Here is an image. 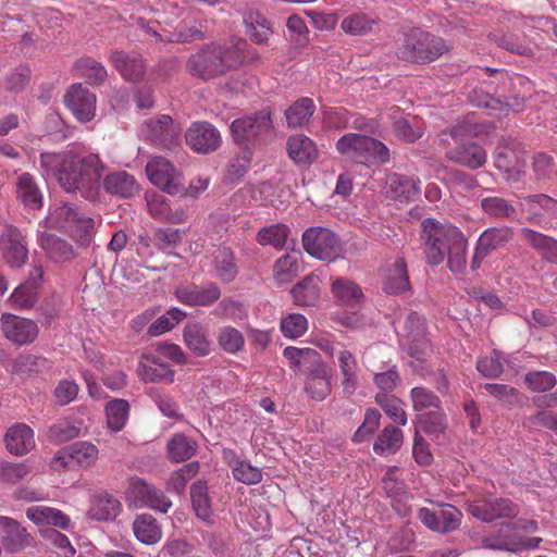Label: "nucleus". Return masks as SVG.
I'll use <instances>...</instances> for the list:
<instances>
[{"label": "nucleus", "mask_w": 557, "mask_h": 557, "mask_svg": "<svg viewBox=\"0 0 557 557\" xmlns=\"http://www.w3.org/2000/svg\"><path fill=\"white\" fill-rule=\"evenodd\" d=\"M0 322L4 337L17 346L32 344L39 333V326L35 321L12 313H3Z\"/></svg>", "instance_id": "nucleus-16"}, {"label": "nucleus", "mask_w": 557, "mask_h": 557, "mask_svg": "<svg viewBox=\"0 0 557 557\" xmlns=\"http://www.w3.org/2000/svg\"><path fill=\"white\" fill-rule=\"evenodd\" d=\"M281 332L287 338H298L308 330V320L300 313H289L281 320Z\"/></svg>", "instance_id": "nucleus-62"}, {"label": "nucleus", "mask_w": 557, "mask_h": 557, "mask_svg": "<svg viewBox=\"0 0 557 557\" xmlns=\"http://www.w3.org/2000/svg\"><path fill=\"white\" fill-rule=\"evenodd\" d=\"M287 152L297 164H310L317 158L314 143L305 135H295L287 141Z\"/></svg>", "instance_id": "nucleus-37"}, {"label": "nucleus", "mask_w": 557, "mask_h": 557, "mask_svg": "<svg viewBox=\"0 0 557 557\" xmlns=\"http://www.w3.org/2000/svg\"><path fill=\"white\" fill-rule=\"evenodd\" d=\"M302 246L312 257L333 261L341 253L336 235L325 227H310L302 234Z\"/></svg>", "instance_id": "nucleus-10"}, {"label": "nucleus", "mask_w": 557, "mask_h": 557, "mask_svg": "<svg viewBox=\"0 0 557 557\" xmlns=\"http://www.w3.org/2000/svg\"><path fill=\"white\" fill-rule=\"evenodd\" d=\"M176 299L188 307H210L214 305L222 295L221 288L213 282L201 284L187 283L176 287Z\"/></svg>", "instance_id": "nucleus-15"}, {"label": "nucleus", "mask_w": 557, "mask_h": 557, "mask_svg": "<svg viewBox=\"0 0 557 557\" xmlns=\"http://www.w3.org/2000/svg\"><path fill=\"white\" fill-rule=\"evenodd\" d=\"M494 163L508 182H518L524 173V162L508 147H498L496 149Z\"/></svg>", "instance_id": "nucleus-31"}, {"label": "nucleus", "mask_w": 557, "mask_h": 557, "mask_svg": "<svg viewBox=\"0 0 557 557\" xmlns=\"http://www.w3.org/2000/svg\"><path fill=\"white\" fill-rule=\"evenodd\" d=\"M290 230L285 224H272L262 227L256 236V240L261 246H272L276 250H282L287 243Z\"/></svg>", "instance_id": "nucleus-49"}, {"label": "nucleus", "mask_w": 557, "mask_h": 557, "mask_svg": "<svg viewBox=\"0 0 557 557\" xmlns=\"http://www.w3.org/2000/svg\"><path fill=\"white\" fill-rule=\"evenodd\" d=\"M420 181L398 173L386 176L384 193L387 198L405 202L414 200L420 194Z\"/></svg>", "instance_id": "nucleus-24"}, {"label": "nucleus", "mask_w": 557, "mask_h": 557, "mask_svg": "<svg viewBox=\"0 0 557 557\" xmlns=\"http://www.w3.org/2000/svg\"><path fill=\"white\" fill-rule=\"evenodd\" d=\"M375 20L363 13H355L342 21V29L349 35L358 36L372 30Z\"/></svg>", "instance_id": "nucleus-59"}, {"label": "nucleus", "mask_w": 557, "mask_h": 557, "mask_svg": "<svg viewBox=\"0 0 557 557\" xmlns=\"http://www.w3.org/2000/svg\"><path fill=\"white\" fill-rule=\"evenodd\" d=\"M183 339L187 348L198 357H206L212 350L208 330L200 322H188L183 329Z\"/></svg>", "instance_id": "nucleus-28"}, {"label": "nucleus", "mask_w": 557, "mask_h": 557, "mask_svg": "<svg viewBox=\"0 0 557 557\" xmlns=\"http://www.w3.org/2000/svg\"><path fill=\"white\" fill-rule=\"evenodd\" d=\"M447 50L448 46L441 37L414 27L405 34L404 44L397 54L406 61L425 63L434 61Z\"/></svg>", "instance_id": "nucleus-6"}, {"label": "nucleus", "mask_w": 557, "mask_h": 557, "mask_svg": "<svg viewBox=\"0 0 557 557\" xmlns=\"http://www.w3.org/2000/svg\"><path fill=\"white\" fill-rule=\"evenodd\" d=\"M481 208L485 214L496 219H507L516 213L515 207L508 200L497 196L483 198Z\"/></svg>", "instance_id": "nucleus-56"}, {"label": "nucleus", "mask_w": 557, "mask_h": 557, "mask_svg": "<svg viewBox=\"0 0 557 557\" xmlns=\"http://www.w3.org/2000/svg\"><path fill=\"white\" fill-rule=\"evenodd\" d=\"M283 356L288 360L289 368L299 370L306 363H313L315 360L321 359L318 351L312 348H298L288 346L283 350Z\"/></svg>", "instance_id": "nucleus-58"}, {"label": "nucleus", "mask_w": 557, "mask_h": 557, "mask_svg": "<svg viewBox=\"0 0 557 557\" xmlns=\"http://www.w3.org/2000/svg\"><path fill=\"white\" fill-rule=\"evenodd\" d=\"M133 531L136 539L146 545L156 544L162 537L161 527L158 524L157 520L148 513L137 516L133 523Z\"/></svg>", "instance_id": "nucleus-40"}, {"label": "nucleus", "mask_w": 557, "mask_h": 557, "mask_svg": "<svg viewBox=\"0 0 557 557\" xmlns=\"http://www.w3.org/2000/svg\"><path fill=\"white\" fill-rule=\"evenodd\" d=\"M4 444L10 454L24 456L35 447L34 431L25 423L13 424L4 434Z\"/></svg>", "instance_id": "nucleus-25"}, {"label": "nucleus", "mask_w": 557, "mask_h": 557, "mask_svg": "<svg viewBox=\"0 0 557 557\" xmlns=\"http://www.w3.org/2000/svg\"><path fill=\"white\" fill-rule=\"evenodd\" d=\"M181 127L168 114L146 120L138 129V136L146 143L161 148L175 149L180 145Z\"/></svg>", "instance_id": "nucleus-8"}, {"label": "nucleus", "mask_w": 557, "mask_h": 557, "mask_svg": "<svg viewBox=\"0 0 557 557\" xmlns=\"http://www.w3.org/2000/svg\"><path fill=\"white\" fill-rule=\"evenodd\" d=\"M190 498L196 515L208 520L211 516V505L208 496V487L205 482H196L190 487Z\"/></svg>", "instance_id": "nucleus-55"}, {"label": "nucleus", "mask_w": 557, "mask_h": 557, "mask_svg": "<svg viewBox=\"0 0 557 557\" xmlns=\"http://www.w3.org/2000/svg\"><path fill=\"white\" fill-rule=\"evenodd\" d=\"M468 510L473 517L484 522L505 518L511 519L519 513L518 505L510 499L493 496L468 503Z\"/></svg>", "instance_id": "nucleus-13"}, {"label": "nucleus", "mask_w": 557, "mask_h": 557, "mask_svg": "<svg viewBox=\"0 0 557 557\" xmlns=\"http://www.w3.org/2000/svg\"><path fill=\"white\" fill-rule=\"evenodd\" d=\"M149 181L170 195L183 190V178L174 164L163 157L151 158L146 165Z\"/></svg>", "instance_id": "nucleus-11"}, {"label": "nucleus", "mask_w": 557, "mask_h": 557, "mask_svg": "<svg viewBox=\"0 0 557 557\" xmlns=\"http://www.w3.org/2000/svg\"><path fill=\"white\" fill-rule=\"evenodd\" d=\"M410 398L413 409L420 413L441 408L440 398L432 391L423 386L413 387L410 392Z\"/></svg>", "instance_id": "nucleus-53"}, {"label": "nucleus", "mask_w": 557, "mask_h": 557, "mask_svg": "<svg viewBox=\"0 0 557 557\" xmlns=\"http://www.w3.org/2000/svg\"><path fill=\"white\" fill-rule=\"evenodd\" d=\"M403 444V431L395 425H387L373 444V450L377 455H393Z\"/></svg>", "instance_id": "nucleus-47"}, {"label": "nucleus", "mask_w": 557, "mask_h": 557, "mask_svg": "<svg viewBox=\"0 0 557 557\" xmlns=\"http://www.w3.org/2000/svg\"><path fill=\"white\" fill-rule=\"evenodd\" d=\"M197 443L184 433L174 434L166 444L169 459L173 462H184L197 451Z\"/></svg>", "instance_id": "nucleus-42"}, {"label": "nucleus", "mask_w": 557, "mask_h": 557, "mask_svg": "<svg viewBox=\"0 0 557 557\" xmlns=\"http://www.w3.org/2000/svg\"><path fill=\"white\" fill-rule=\"evenodd\" d=\"M513 232L508 226L486 228L478 238V243L488 252L504 247L512 239Z\"/></svg>", "instance_id": "nucleus-51"}, {"label": "nucleus", "mask_w": 557, "mask_h": 557, "mask_svg": "<svg viewBox=\"0 0 557 557\" xmlns=\"http://www.w3.org/2000/svg\"><path fill=\"white\" fill-rule=\"evenodd\" d=\"M543 542L542 537H528L515 530V525L504 523L495 532L482 540V546L487 549L520 553L535 549Z\"/></svg>", "instance_id": "nucleus-9"}, {"label": "nucleus", "mask_w": 557, "mask_h": 557, "mask_svg": "<svg viewBox=\"0 0 557 557\" xmlns=\"http://www.w3.org/2000/svg\"><path fill=\"white\" fill-rule=\"evenodd\" d=\"M383 289L389 295H398L410 289L407 263L404 258H396L386 269Z\"/></svg>", "instance_id": "nucleus-29"}, {"label": "nucleus", "mask_w": 557, "mask_h": 557, "mask_svg": "<svg viewBox=\"0 0 557 557\" xmlns=\"http://www.w3.org/2000/svg\"><path fill=\"white\" fill-rule=\"evenodd\" d=\"M17 199L28 210H38L42 207V194L35 177L29 173H22L16 181Z\"/></svg>", "instance_id": "nucleus-34"}, {"label": "nucleus", "mask_w": 557, "mask_h": 557, "mask_svg": "<svg viewBox=\"0 0 557 557\" xmlns=\"http://www.w3.org/2000/svg\"><path fill=\"white\" fill-rule=\"evenodd\" d=\"M45 224L49 228L67 233L83 246L90 244L95 232V221L71 203L50 208Z\"/></svg>", "instance_id": "nucleus-3"}, {"label": "nucleus", "mask_w": 557, "mask_h": 557, "mask_svg": "<svg viewBox=\"0 0 557 557\" xmlns=\"http://www.w3.org/2000/svg\"><path fill=\"white\" fill-rule=\"evenodd\" d=\"M26 517L38 525L50 524L61 529H67L70 524V518L61 510L44 505L27 508Z\"/></svg>", "instance_id": "nucleus-38"}, {"label": "nucleus", "mask_w": 557, "mask_h": 557, "mask_svg": "<svg viewBox=\"0 0 557 557\" xmlns=\"http://www.w3.org/2000/svg\"><path fill=\"white\" fill-rule=\"evenodd\" d=\"M40 170L46 178H55L67 193L94 199L100 189L106 165L98 153L89 151L42 152Z\"/></svg>", "instance_id": "nucleus-1"}, {"label": "nucleus", "mask_w": 557, "mask_h": 557, "mask_svg": "<svg viewBox=\"0 0 557 557\" xmlns=\"http://www.w3.org/2000/svg\"><path fill=\"white\" fill-rule=\"evenodd\" d=\"M218 343L220 347L228 354H236L243 350L245 346L243 334L233 326H223L220 329Z\"/></svg>", "instance_id": "nucleus-60"}, {"label": "nucleus", "mask_w": 557, "mask_h": 557, "mask_svg": "<svg viewBox=\"0 0 557 557\" xmlns=\"http://www.w3.org/2000/svg\"><path fill=\"white\" fill-rule=\"evenodd\" d=\"M232 473L236 481L247 485H255L262 481V471L247 460H237Z\"/></svg>", "instance_id": "nucleus-64"}, {"label": "nucleus", "mask_w": 557, "mask_h": 557, "mask_svg": "<svg viewBox=\"0 0 557 557\" xmlns=\"http://www.w3.org/2000/svg\"><path fill=\"white\" fill-rule=\"evenodd\" d=\"M79 75L85 77L89 84L98 85L107 77V70L98 61L91 58H84L76 62Z\"/></svg>", "instance_id": "nucleus-61"}, {"label": "nucleus", "mask_w": 557, "mask_h": 557, "mask_svg": "<svg viewBox=\"0 0 557 557\" xmlns=\"http://www.w3.org/2000/svg\"><path fill=\"white\" fill-rule=\"evenodd\" d=\"M48 360L36 355H21L13 361V374L27 379L48 369Z\"/></svg>", "instance_id": "nucleus-46"}, {"label": "nucleus", "mask_w": 557, "mask_h": 557, "mask_svg": "<svg viewBox=\"0 0 557 557\" xmlns=\"http://www.w3.org/2000/svg\"><path fill=\"white\" fill-rule=\"evenodd\" d=\"M337 151L361 164H384L389 161V149L370 136L348 133L336 143Z\"/></svg>", "instance_id": "nucleus-5"}, {"label": "nucleus", "mask_w": 557, "mask_h": 557, "mask_svg": "<svg viewBox=\"0 0 557 557\" xmlns=\"http://www.w3.org/2000/svg\"><path fill=\"white\" fill-rule=\"evenodd\" d=\"M186 318V312L180 308L173 307L164 314L159 317L149 327L150 336H159L171 331L176 324Z\"/></svg>", "instance_id": "nucleus-54"}, {"label": "nucleus", "mask_w": 557, "mask_h": 557, "mask_svg": "<svg viewBox=\"0 0 557 557\" xmlns=\"http://www.w3.org/2000/svg\"><path fill=\"white\" fill-rule=\"evenodd\" d=\"M244 24L246 35L258 45L267 42L273 33L270 21L255 8H247L245 10Z\"/></svg>", "instance_id": "nucleus-30"}, {"label": "nucleus", "mask_w": 557, "mask_h": 557, "mask_svg": "<svg viewBox=\"0 0 557 557\" xmlns=\"http://www.w3.org/2000/svg\"><path fill=\"white\" fill-rule=\"evenodd\" d=\"M331 293L336 302L343 306L355 307L363 299L361 287L354 281L345 277L332 280Z\"/></svg>", "instance_id": "nucleus-36"}, {"label": "nucleus", "mask_w": 557, "mask_h": 557, "mask_svg": "<svg viewBox=\"0 0 557 557\" xmlns=\"http://www.w3.org/2000/svg\"><path fill=\"white\" fill-rule=\"evenodd\" d=\"M129 405L125 399H113L106 406L107 423L111 431H121L128 419Z\"/></svg>", "instance_id": "nucleus-52"}, {"label": "nucleus", "mask_w": 557, "mask_h": 557, "mask_svg": "<svg viewBox=\"0 0 557 557\" xmlns=\"http://www.w3.org/2000/svg\"><path fill=\"white\" fill-rule=\"evenodd\" d=\"M468 240L463 233L449 246L446 251L447 268L454 274H462L467 267Z\"/></svg>", "instance_id": "nucleus-50"}, {"label": "nucleus", "mask_w": 557, "mask_h": 557, "mask_svg": "<svg viewBox=\"0 0 557 557\" xmlns=\"http://www.w3.org/2000/svg\"><path fill=\"white\" fill-rule=\"evenodd\" d=\"M138 376L146 383L172 384L175 371L157 355H143L137 368Z\"/></svg>", "instance_id": "nucleus-23"}, {"label": "nucleus", "mask_w": 557, "mask_h": 557, "mask_svg": "<svg viewBox=\"0 0 557 557\" xmlns=\"http://www.w3.org/2000/svg\"><path fill=\"white\" fill-rule=\"evenodd\" d=\"M341 386L345 395H352L359 386V366L356 356L346 347L337 351Z\"/></svg>", "instance_id": "nucleus-26"}, {"label": "nucleus", "mask_w": 557, "mask_h": 557, "mask_svg": "<svg viewBox=\"0 0 557 557\" xmlns=\"http://www.w3.org/2000/svg\"><path fill=\"white\" fill-rule=\"evenodd\" d=\"M375 401L392 420L400 425H406L407 414L403 408V403L398 398L388 397L386 394H377Z\"/></svg>", "instance_id": "nucleus-63"}, {"label": "nucleus", "mask_w": 557, "mask_h": 557, "mask_svg": "<svg viewBox=\"0 0 557 557\" xmlns=\"http://www.w3.org/2000/svg\"><path fill=\"white\" fill-rule=\"evenodd\" d=\"M332 372L321 359L315 360L308 369L305 391L314 400L325 399L332 391Z\"/></svg>", "instance_id": "nucleus-22"}, {"label": "nucleus", "mask_w": 557, "mask_h": 557, "mask_svg": "<svg viewBox=\"0 0 557 557\" xmlns=\"http://www.w3.org/2000/svg\"><path fill=\"white\" fill-rule=\"evenodd\" d=\"M44 280V269L34 262L28 275L9 297L10 306L16 310H29L39 299V290Z\"/></svg>", "instance_id": "nucleus-14"}, {"label": "nucleus", "mask_w": 557, "mask_h": 557, "mask_svg": "<svg viewBox=\"0 0 557 557\" xmlns=\"http://www.w3.org/2000/svg\"><path fill=\"white\" fill-rule=\"evenodd\" d=\"M293 300L298 306H312L320 297V280L315 275H307L290 290Z\"/></svg>", "instance_id": "nucleus-43"}, {"label": "nucleus", "mask_w": 557, "mask_h": 557, "mask_svg": "<svg viewBox=\"0 0 557 557\" xmlns=\"http://www.w3.org/2000/svg\"><path fill=\"white\" fill-rule=\"evenodd\" d=\"M220 45H205L198 52L187 61V69L191 75L210 79L222 75V63L220 60Z\"/></svg>", "instance_id": "nucleus-17"}, {"label": "nucleus", "mask_w": 557, "mask_h": 557, "mask_svg": "<svg viewBox=\"0 0 557 557\" xmlns=\"http://www.w3.org/2000/svg\"><path fill=\"white\" fill-rule=\"evenodd\" d=\"M37 242L48 258L54 262H65L75 257L73 247L66 240L55 235L38 232Z\"/></svg>", "instance_id": "nucleus-33"}, {"label": "nucleus", "mask_w": 557, "mask_h": 557, "mask_svg": "<svg viewBox=\"0 0 557 557\" xmlns=\"http://www.w3.org/2000/svg\"><path fill=\"white\" fill-rule=\"evenodd\" d=\"M1 248L4 261L12 269L21 268L28 258L24 237L18 228L7 225L1 236Z\"/></svg>", "instance_id": "nucleus-20"}, {"label": "nucleus", "mask_w": 557, "mask_h": 557, "mask_svg": "<svg viewBox=\"0 0 557 557\" xmlns=\"http://www.w3.org/2000/svg\"><path fill=\"white\" fill-rule=\"evenodd\" d=\"M138 27L150 40L154 42H188L203 38V33L198 28H191L189 33L178 32L169 34L164 29H156L149 22H146L143 18L138 20Z\"/></svg>", "instance_id": "nucleus-35"}, {"label": "nucleus", "mask_w": 557, "mask_h": 557, "mask_svg": "<svg viewBox=\"0 0 557 557\" xmlns=\"http://www.w3.org/2000/svg\"><path fill=\"white\" fill-rule=\"evenodd\" d=\"M111 60L121 75L131 82H137L144 76L146 66L144 60L138 53H126L124 51H114Z\"/></svg>", "instance_id": "nucleus-32"}, {"label": "nucleus", "mask_w": 557, "mask_h": 557, "mask_svg": "<svg viewBox=\"0 0 557 557\" xmlns=\"http://www.w3.org/2000/svg\"><path fill=\"white\" fill-rule=\"evenodd\" d=\"M103 186L108 193L125 198L134 196L139 190L134 176L124 171L107 175Z\"/></svg>", "instance_id": "nucleus-39"}, {"label": "nucleus", "mask_w": 557, "mask_h": 557, "mask_svg": "<svg viewBox=\"0 0 557 557\" xmlns=\"http://www.w3.org/2000/svg\"><path fill=\"white\" fill-rule=\"evenodd\" d=\"M99 457V450L96 445L89 442H76L67 447L60 449L51 460V468L61 471L71 468L74 463L88 468L92 466Z\"/></svg>", "instance_id": "nucleus-12"}, {"label": "nucleus", "mask_w": 557, "mask_h": 557, "mask_svg": "<svg viewBox=\"0 0 557 557\" xmlns=\"http://www.w3.org/2000/svg\"><path fill=\"white\" fill-rule=\"evenodd\" d=\"M215 276L223 283H231L238 273L234 252L230 248H220L214 257Z\"/></svg>", "instance_id": "nucleus-48"}, {"label": "nucleus", "mask_w": 557, "mask_h": 557, "mask_svg": "<svg viewBox=\"0 0 557 557\" xmlns=\"http://www.w3.org/2000/svg\"><path fill=\"white\" fill-rule=\"evenodd\" d=\"M314 111L315 104L311 98H300L285 111V117L288 126L301 127L307 125Z\"/></svg>", "instance_id": "nucleus-45"}, {"label": "nucleus", "mask_w": 557, "mask_h": 557, "mask_svg": "<svg viewBox=\"0 0 557 557\" xmlns=\"http://www.w3.org/2000/svg\"><path fill=\"white\" fill-rule=\"evenodd\" d=\"M121 510L120 500L109 494H100L94 500L88 510V517L97 521H109L115 519Z\"/></svg>", "instance_id": "nucleus-44"}, {"label": "nucleus", "mask_w": 557, "mask_h": 557, "mask_svg": "<svg viewBox=\"0 0 557 557\" xmlns=\"http://www.w3.org/2000/svg\"><path fill=\"white\" fill-rule=\"evenodd\" d=\"M199 463L193 461L174 471L168 480V488L177 494L185 491L187 483L198 473Z\"/></svg>", "instance_id": "nucleus-57"}, {"label": "nucleus", "mask_w": 557, "mask_h": 557, "mask_svg": "<svg viewBox=\"0 0 557 557\" xmlns=\"http://www.w3.org/2000/svg\"><path fill=\"white\" fill-rule=\"evenodd\" d=\"M462 234V232L447 222H441L435 219H424L421 222V240L426 262L432 265H438L445 260L446 251L451 244Z\"/></svg>", "instance_id": "nucleus-4"}, {"label": "nucleus", "mask_w": 557, "mask_h": 557, "mask_svg": "<svg viewBox=\"0 0 557 557\" xmlns=\"http://www.w3.org/2000/svg\"><path fill=\"white\" fill-rule=\"evenodd\" d=\"M2 545L7 552L16 553L30 545V535L17 521L9 517H0Z\"/></svg>", "instance_id": "nucleus-27"}, {"label": "nucleus", "mask_w": 557, "mask_h": 557, "mask_svg": "<svg viewBox=\"0 0 557 557\" xmlns=\"http://www.w3.org/2000/svg\"><path fill=\"white\" fill-rule=\"evenodd\" d=\"M65 106L81 122H89L96 114V96L82 84L71 86L64 97Z\"/></svg>", "instance_id": "nucleus-19"}, {"label": "nucleus", "mask_w": 557, "mask_h": 557, "mask_svg": "<svg viewBox=\"0 0 557 557\" xmlns=\"http://www.w3.org/2000/svg\"><path fill=\"white\" fill-rule=\"evenodd\" d=\"M301 270V252L292 251L278 258L273 267V275L278 284L292 281Z\"/></svg>", "instance_id": "nucleus-41"}, {"label": "nucleus", "mask_w": 557, "mask_h": 557, "mask_svg": "<svg viewBox=\"0 0 557 557\" xmlns=\"http://www.w3.org/2000/svg\"><path fill=\"white\" fill-rule=\"evenodd\" d=\"M187 146L195 152L207 154L215 151L222 141L220 132L209 122H194L185 134Z\"/></svg>", "instance_id": "nucleus-18"}, {"label": "nucleus", "mask_w": 557, "mask_h": 557, "mask_svg": "<svg viewBox=\"0 0 557 557\" xmlns=\"http://www.w3.org/2000/svg\"><path fill=\"white\" fill-rule=\"evenodd\" d=\"M128 493L136 503L140 504V506L149 507L162 513H166L172 506V502L161 490L141 479H135L132 481Z\"/></svg>", "instance_id": "nucleus-21"}, {"label": "nucleus", "mask_w": 557, "mask_h": 557, "mask_svg": "<svg viewBox=\"0 0 557 557\" xmlns=\"http://www.w3.org/2000/svg\"><path fill=\"white\" fill-rule=\"evenodd\" d=\"M472 134V128L467 122H458L450 128V136L456 143V147L448 151V158L471 170L482 168L487 159L484 148L475 143H462V140Z\"/></svg>", "instance_id": "nucleus-7"}, {"label": "nucleus", "mask_w": 557, "mask_h": 557, "mask_svg": "<svg viewBox=\"0 0 557 557\" xmlns=\"http://www.w3.org/2000/svg\"><path fill=\"white\" fill-rule=\"evenodd\" d=\"M234 143L242 150H255L272 137L274 125L272 113L269 109H262L234 120L230 126Z\"/></svg>", "instance_id": "nucleus-2"}]
</instances>
